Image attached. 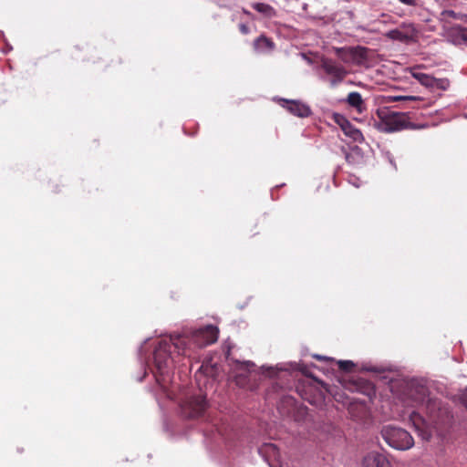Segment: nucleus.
I'll list each match as a JSON object with an SVG mask.
<instances>
[{"label": "nucleus", "instance_id": "obj_1", "mask_svg": "<svg viewBox=\"0 0 467 467\" xmlns=\"http://www.w3.org/2000/svg\"><path fill=\"white\" fill-rule=\"evenodd\" d=\"M402 400L411 406L422 405L426 402L428 420L416 411H412L409 418L410 421L423 440H429L431 438V432L428 431L429 425H433L437 428L451 422V416L450 411L445 408H441L439 400L430 399L428 389L423 385L408 384Z\"/></svg>", "mask_w": 467, "mask_h": 467}, {"label": "nucleus", "instance_id": "obj_2", "mask_svg": "<svg viewBox=\"0 0 467 467\" xmlns=\"http://www.w3.org/2000/svg\"><path fill=\"white\" fill-rule=\"evenodd\" d=\"M218 332L216 327L210 325L189 334L176 335L174 344L178 348V356L194 358L198 349L217 341Z\"/></svg>", "mask_w": 467, "mask_h": 467}, {"label": "nucleus", "instance_id": "obj_3", "mask_svg": "<svg viewBox=\"0 0 467 467\" xmlns=\"http://www.w3.org/2000/svg\"><path fill=\"white\" fill-rule=\"evenodd\" d=\"M376 114L378 120L375 122V127L381 132L391 133L403 130H419L425 127V125L411 122L409 112H399L389 108H379Z\"/></svg>", "mask_w": 467, "mask_h": 467}, {"label": "nucleus", "instance_id": "obj_4", "mask_svg": "<svg viewBox=\"0 0 467 467\" xmlns=\"http://www.w3.org/2000/svg\"><path fill=\"white\" fill-rule=\"evenodd\" d=\"M175 336H171L169 339H161L154 349L153 359L158 372L161 375L167 373L176 363L175 357L172 356L173 351L178 352L175 347Z\"/></svg>", "mask_w": 467, "mask_h": 467}, {"label": "nucleus", "instance_id": "obj_5", "mask_svg": "<svg viewBox=\"0 0 467 467\" xmlns=\"http://www.w3.org/2000/svg\"><path fill=\"white\" fill-rule=\"evenodd\" d=\"M384 441L392 448L406 451L414 445L412 436L404 429L388 425L381 430Z\"/></svg>", "mask_w": 467, "mask_h": 467}, {"label": "nucleus", "instance_id": "obj_6", "mask_svg": "<svg viewBox=\"0 0 467 467\" xmlns=\"http://www.w3.org/2000/svg\"><path fill=\"white\" fill-rule=\"evenodd\" d=\"M337 57L344 63L362 65L368 57V48L360 46L334 47Z\"/></svg>", "mask_w": 467, "mask_h": 467}, {"label": "nucleus", "instance_id": "obj_7", "mask_svg": "<svg viewBox=\"0 0 467 467\" xmlns=\"http://www.w3.org/2000/svg\"><path fill=\"white\" fill-rule=\"evenodd\" d=\"M321 68L330 78L331 87H337L347 77L348 70L337 61L331 58H323L321 60Z\"/></svg>", "mask_w": 467, "mask_h": 467}, {"label": "nucleus", "instance_id": "obj_8", "mask_svg": "<svg viewBox=\"0 0 467 467\" xmlns=\"http://www.w3.org/2000/svg\"><path fill=\"white\" fill-rule=\"evenodd\" d=\"M205 396L199 394L189 397L182 405V410L185 417L190 419L199 418L207 409Z\"/></svg>", "mask_w": 467, "mask_h": 467}, {"label": "nucleus", "instance_id": "obj_9", "mask_svg": "<svg viewBox=\"0 0 467 467\" xmlns=\"http://www.w3.org/2000/svg\"><path fill=\"white\" fill-rule=\"evenodd\" d=\"M418 33L413 24L402 23L399 27L389 31L386 36L391 40L410 43L417 40Z\"/></svg>", "mask_w": 467, "mask_h": 467}, {"label": "nucleus", "instance_id": "obj_10", "mask_svg": "<svg viewBox=\"0 0 467 467\" xmlns=\"http://www.w3.org/2000/svg\"><path fill=\"white\" fill-rule=\"evenodd\" d=\"M334 121L341 128L344 134L351 138L354 141L360 142L364 140L362 132L357 129L345 116L335 113Z\"/></svg>", "mask_w": 467, "mask_h": 467}, {"label": "nucleus", "instance_id": "obj_11", "mask_svg": "<svg viewBox=\"0 0 467 467\" xmlns=\"http://www.w3.org/2000/svg\"><path fill=\"white\" fill-rule=\"evenodd\" d=\"M363 467H391L385 455L378 451L368 452L362 460Z\"/></svg>", "mask_w": 467, "mask_h": 467}, {"label": "nucleus", "instance_id": "obj_12", "mask_svg": "<svg viewBox=\"0 0 467 467\" xmlns=\"http://www.w3.org/2000/svg\"><path fill=\"white\" fill-rule=\"evenodd\" d=\"M285 108L293 115L299 117V118H306L311 115L312 111L309 106L297 101V100H291L285 101Z\"/></svg>", "mask_w": 467, "mask_h": 467}, {"label": "nucleus", "instance_id": "obj_13", "mask_svg": "<svg viewBox=\"0 0 467 467\" xmlns=\"http://www.w3.org/2000/svg\"><path fill=\"white\" fill-rule=\"evenodd\" d=\"M253 47L257 52H270L275 48V44L270 37L263 34L254 40Z\"/></svg>", "mask_w": 467, "mask_h": 467}, {"label": "nucleus", "instance_id": "obj_14", "mask_svg": "<svg viewBox=\"0 0 467 467\" xmlns=\"http://www.w3.org/2000/svg\"><path fill=\"white\" fill-rule=\"evenodd\" d=\"M346 101L351 108L355 109L356 111L359 114L363 113L367 109L362 96L360 95V93L357 91H352L348 93Z\"/></svg>", "mask_w": 467, "mask_h": 467}, {"label": "nucleus", "instance_id": "obj_15", "mask_svg": "<svg viewBox=\"0 0 467 467\" xmlns=\"http://www.w3.org/2000/svg\"><path fill=\"white\" fill-rule=\"evenodd\" d=\"M449 36L455 45L467 44V27L452 26L449 31Z\"/></svg>", "mask_w": 467, "mask_h": 467}, {"label": "nucleus", "instance_id": "obj_16", "mask_svg": "<svg viewBox=\"0 0 467 467\" xmlns=\"http://www.w3.org/2000/svg\"><path fill=\"white\" fill-rule=\"evenodd\" d=\"M252 7L268 18L274 17L276 15L275 8L265 3H254L252 4Z\"/></svg>", "mask_w": 467, "mask_h": 467}, {"label": "nucleus", "instance_id": "obj_17", "mask_svg": "<svg viewBox=\"0 0 467 467\" xmlns=\"http://www.w3.org/2000/svg\"><path fill=\"white\" fill-rule=\"evenodd\" d=\"M411 76L417 79L422 86L431 88L432 76L417 71L416 68L411 69Z\"/></svg>", "mask_w": 467, "mask_h": 467}, {"label": "nucleus", "instance_id": "obj_18", "mask_svg": "<svg viewBox=\"0 0 467 467\" xmlns=\"http://www.w3.org/2000/svg\"><path fill=\"white\" fill-rule=\"evenodd\" d=\"M411 76L417 79L422 86L431 88L432 76L417 71L416 68L411 69Z\"/></svg>", "mask_w": 467, "mask_h": 467}, {"label": "nucleus", "instance_id": "obj_19", "mask_svg": "<svg viewBox=\"0 0 467 467\" xmlns=\"http://www.w3.org/2000/svg\"><path fill=\"white\" fill-rule=\"evenodd\" d=\"M411 76L417 79L422 86L431 88L432 76L417 71L416 68L411 69Z\"/></svg>", "mask_w": 467, "mask_h": 467}, {"label": "nucleus", "instance_id": "obj_20", "mask_svg": "<svg viewBox=\"0 0 467 467\" xmlns=\"http://www.w3.org/2000/svg\"><path fill=\"white\" fill-rule=\"evenodd\" d=\"M450 87V80L448 78H432L431 89L447 90Z\"/></svg>", "mask_w": 467, "mask_h": 467}, {"label": "nucleus", "instance_id": "obj_21", "mask_svg": "<svg viewBox=\"0 0 467 467\" xmlns=\"http://www.w3.org/2000/svg\"><path fill=\"white\" fill-rule=\"evenodd\" d=\"M253 366H254V364L249 361L236 363V368L242 370V372L236 376L238 384H240V382H241V378L244 377L245 373L248 372L250 370V368Z\"/></svg>", "mask_w": 467, "mask_h": 467}, {"label": "nucleus", "instance_id": "obj_22", "mask_svg": "<svg viewBox=\"0 0 467 467\" xmlns=\"http://www.w3.org/2000/svg\"><path fill=\"white\" fill-rule=\"evenodd\" d=\"M338 368L346 372H349L355 367L354 363L350 360H339L337 362Z\"/></svg>", "mask_w": 467, "mask_h": 467}, {"label": "nucleus", "instance_id": "obj_23", "mask_svg": "<svg viewBox=\"0 0 467 467\" xmlns=\"http://www.w3.org/2000/svg\"><path fill=\"white\" fill-rule=\"evenodd\" d=\"M393 100H395V101H399V100H411V101H416V100H421V98H420V97H415V96H406V97H403V96H397V97H394Z\"/></svg>", "mask_w": 467, "mask_h": 467}, {"label": "nucleus", "instance_id": "obj_24", "mask_svg": "<svg viewBox=\"0 0 467 467\" xmlns=\"http://www.w3.org/2000/svg\"><path fill=\"white\" fill-rule=\"evenodd\" d=\"M460 401L467 410V388L460 394Z\"/></svg>", "mask_w": 467, "mask_h": 467}, {"label": "nucleus", "instance_id": "obj_25", "mask_svg": "<svg viewBox=\"0 0 467 467\" xmlns=\"http://www.w3.org/2000/svg\"><path fill=\"white\" fill-rule=\"evenodd\" d=\"M238 27L243 35H248L250 33V28L245 24H239Z\"/></svg>", "mask_w": 467, "mask_h": 467}, {"label": "nucleus", "instance_id": "obj_26", "mask_svg": "<svg viewBox=\"0 0 467 467\" xmlns=\"http://www.w3.org/2000/svg\"><path fill=\"white\" fill-rule=\"evenodd\" d=\"M242 12L243 14H244L245 16H247L248 17L254 19V16L247 9L245 8H242Z\"/></svg>", "mask_w": 467, "mask_h": 467}, {"label": "nucleus", "instance_id": "obj_27", "mask_svg": "<svg viewBox=\"0 0 467 467\" xmlns=\"http://www.w3.org/2000/svg\"><path fill=\"white\" fill-rule=\"evenodd\" d=\"M400 1L402 2L403 4L410 5H415V0H400Z\"/></svg>", "mask_w": 467, "mask_h": 467}, {"label": "nucleus", "instance_id": "obj_28", "mask_svg": "<svg viewBox=\"0 0 467 467\" xmlns=\"http://www.w3.org/2000/svg\"><path fill=\"white\" fill-rule=\"evenodd\" d=\"M314 358L318 359V360L327 359V358L319 356V355H314Z\"/></svg>", "mask_w": 467, "mask_h": 467}]
</instances>
